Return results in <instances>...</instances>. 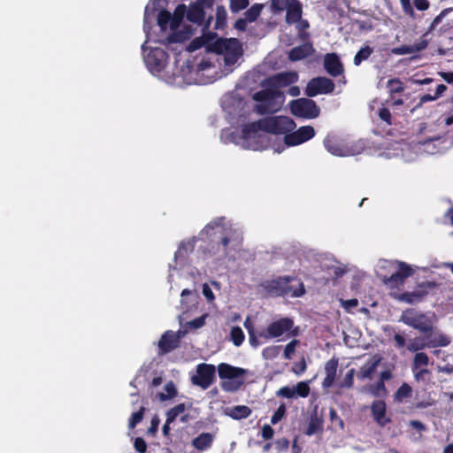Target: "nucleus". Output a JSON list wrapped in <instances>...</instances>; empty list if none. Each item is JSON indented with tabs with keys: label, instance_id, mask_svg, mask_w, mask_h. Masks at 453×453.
Instances as JSON below:
<instances>
[{
	"label": "nucleus",
	"instance_id": "38",
	"mask_svg": "<svg viewBox=\"0 0 453 453\" xmlns=\"http://www.w3.org/2000/svg\"><path fill=\"white\" fill-rule=\"evenodd\" d=\"M244 333L240 326H233L230 331V339L234 346L239 347L244 341Z\"/></svg>",
	"mask_w": 453,
	"mask_h": 453
},
{
	"label": "nucleus",
	"instance_id": "7",
	"mask_svg": "<svg viewBox=\"0 0 453 453\" xmlns=\"http://www.w3.org/2000/svg\"><path fill=\"white\" fill-rule=\"evenodd\" d=\"M294 327V320L285 317L270 323L267 327L258 334V336L265 340L278 338L290 332L292 336L298 334V327Z\"/></svg>",
	"mask_w": 453,
	"mask_h": 453
},
{
	"label": "nucleus",
	"instance_id": "57",
	"mask_svg": "<svg viewBox=\"0 0 453 453\" xmlns=\"http://www.w3.org/2000/svg\"><path fill=\"white\" fill-rule=\"evenodd\" d=\"M134 447L139 453H145L147 450V443L142 437H137L134 440Z\"/></svg>",
	"mask_w": 453,
	"mask_h": 453
},
{
	"label": "nucleus",
	"instance_id": "53",
	"mask_svg": "<svg viewBox=\"0 0 453 453\" xmlns=\"http://www.w3.org/2000/svg\"><path fill=\"white\" fill-rule=\"evenodd\" d=\"M276 395L288 399L293 398L296 396L295 388L282 387L276 392Z\"/></svg>",
	"mask_w": 453,
	"mask_h": 453
},
{
	"label": "nucleus",
	"instance_id": "41",
	"mask_svg": "<svg viewBox=\"0 0 453 453\" xmlns=\"http://www.w3.org/2000/svg\"><path fill=\"white\" fill-rule=\"evenodd\" d=\"M296 29L298 31V37L302 41H305L309 37V34L306 32V30L310 27V23L307 19H303V17L300 20H298L296 23Z\"/></svg>",
	"mask_w": 453,
	"mask_h": 453
},
{
	"label": "nucleus",
	"instance_id": "50",
	"mask_svg": "<svg viewBox=\"0 0 453 453\" xmlns=\"http://www.w3.org/2000/svg\"><path fill=\"white\" fill-rule=\"evenodd\" d=\"M286 405L285 403H280L277 410L274 411L271 418V423L273 425H276L279 423L286 415Z\"/></svg>",
	"mask_w": 453,
	"mask_h": 453
},
{
	"label": "nucleus",
	"instance_id": "17",
	"mask_svg": "<svg viewBox=\"0 0 453 453\" xmlns=\"http://www.w3.org/2000/svg\"><path fill=\"white\" fill-rule=\"evenodd\" d=\"M323 66L332 77H338L344 73V66L336 53H327L324 56Z\"/></svg>",
	"mask_w": 453,
	"mask_h": 453
},
{
	"label": "nucleus",
	"instance_id": "48",
	"mask_svg": "<svg viewBox=\"0 0 453 453\" xmlns=\"http://www.w3.org/2000/svg\"><path fill=\"white\" fill-rule=\"evenodd\" d=\"M145 408L141 407L136 412H134L129 418L128 426L129 428H134L143 418Z\"/></svg>",
	"mask_w": 453,
	"mask_h": 453
},
{
	"label": "nucleus",
	"instance_id": "35",
	"mask_svg": "<svg viewBox=\"0 0 453 453\" xmlns=\"http://www.w3.org/2000/svg\"><path fill=\"white\" fill-rule=\"evenodd\" d=\"M165 393H158L157 397L160 401L164 402L174 398L178 392L173 381H169L165 385Z\"/></svg>",
	"mask_w": 453,
	"mask_h": 453
},
{
	"label": "nucleus",
	"instance_id": "64",
	"mask_svg": "<svg viewBox=\"0 0 453 453\" xmlns=\"http://www.w3.org/2000/svg\"><path fill=\"white\" fill-rule=\"evenodd\" d=\"M203 294L208 301H212L215 298L211 288L207 284L203 285Z\"/></svg>",
	"mask_w": 453,
	"mask_h": 453
},
{
	"label": "nucleus",
	"instance_id": "3",
	"mask_svg": "<svg viewBox=\"0 0 453 453\" xmlns=\"http://www.w3.org/2000/svg\"><path fill=\"white\" fill-rule=\"evenodd\" d=\"M219 377L222 381L220 387L225 392H236L244 384V376L248 370L220 363L218 367Z\"/></svg>",
	"mask_w": 453,
	"mask_h": 453
},
{
	"label": "nucleus",
	"instance_id": "22",
	"mask_svg": "<svg viewBox=\"0 0 453 453\" xmlns=\"http://www.w3.org/2000/svg\"><path fill=\"white\" fill-rule=\"evenodd\" d=\"M323 143L326 150L332 155L338 157L348 155V149L334 135H326Z\"/></svg>",
	"mask_w": 453,
	"mask_h": 453
},
{
	"label": "nucleus",
	"instance_id": "21",
	"mask_svg": "<svg viewBox=\"0 0 453 453\" xmlns=\"http://www.w3.org/2000/svg\"><path fill=\"white\" fill-rule=\"evenodd\" d=\"M314 51L315 50L311 42H304L292 48L288 52V58L290 61L296 62L311 56Z\"/></svg>",
	"mask_w": 453,
	"mask_h": 453
},
{
	"label": "nucleus",
	"instance_id": "54",
	"mask_svg": "<svg viewBox=\"0 0 453 453\" xmlns=\"http://www.w3.org/2000/svg\"><path fill=\"white\" fill-rule=\"evenodd\" d=\"M244 326L246 327V329L248 330V333H249L250 343L254 347L257 346L258 342H257V336L254 333L253 326L249 322V319L245 320Z\"/></svg>",
	"mask_w": 453,
	"mask_h": 453
},
{
	"label": "nucleus",
	"instance_id": "1",
	"mask_svg": "<svg viewBox=\"0 0 453 453\" xmlns=\"http://www.w3.org/2000/svg\"><path fill=\"white\" fill-rule=\"evenodd\" d=\"M202 239H208L207 243L200 249L206 257H214L217 261L226 258L230 250H236L241 246L242 236L241 233L226 225L224 217H219L210 223L201 231Z\"/></svg>",
	"mask_w": 453,
	"mask_h": 453
},
{
	"label": "nucleus",
	"instance_id": "58",
	"mask_svg": "<svg viewBox=\"0 0 453 453\" xmlns=\"http://www.w3.org/2000/svg\"><path fill=\"white\" fill-rule=\"evenodd\" d=\"M330 420L333 424H338L341 429L344 427L343 420L338 416L336 411L334 408H331L329 411Z\"/></svg>",
	"mask_w": 453,
	"mask_h": 453
},
{
	"label": "nucleus",
	"instance_id": "44",
	"mask_svg": "<svg viewBox=\"0 0 453 453\" xmlns=\"http://www.w3.org/2000/svg\"><path fill=\"white\" fill-rule=\"evenodd\" d=\"M370 393L376 397L385 396L387 395L385 383L382 380H378L370 387Z\"/></svg>",
	"mask_w": 453,
	"mask_h": 453
},
{
	"label": "nucleus",
	"instance_id": "23",
	"mask_svg": "<svg viewBox=\"0 0 453 453\" xmlns=\"http://www.w3.org/2000/svg\"><path fill=\"white\" fill-rule=\"evenodd\" d=\"M382 361V357L380 355L372 356L361 368L357 373V378L361 380L365 379H372L373 373L376 372L378 366Z\"/></svg>",
	"mask_w": 453,
	"mask_h": 453
},
{
	"label": "nucleus",
	"instance_id": "59",
	"mask_svg": "<svg viewBox=\"0 0 453 453\" xmlns=\"http://www.w3.org/2000/svg\"><path fill=\"white\" fill-rule=\"evenodd\" d=\"M307 365L304 357H302L301 361L296 363L292 367V371L296 375H300L306 371Z\"/></svg>",
	"mask_w": 453,
	"mask_h": 453
},
{
	"label": "nucleus",
	"instance_id": "18",
	"mask_svg": "<svg viewBox=\"0 0 453 453\" xmlns=\"http://www.w3.org/2000/svg\"><path fill=\"white\" fill-rule=\"evenodd\" d=\"M371 414L373 420L381 427L391 423L390 417L387 416V404L383 400H374L371 404Z\"/></svg>",
	"mask_w": 453,
	"mask_h": 453
},
{
	"label": "nucleus",
	"instance_id": "24",
	"mask_svg": "<svg viewBox=\"0 0 453 453\" xmlns=\"http://www.w3.org/2000/svg\"><path fill=\"white\" fill-rule=\"evenodd\" d=\"M338 367V359L335 357H332L329 359L325 365V372L326 377L322 381V387L324 388H328L333 386Z\"/></svg>",
	"mask_w": 453,
	"mask_h": 453
},
{
	"label": "nucleus",
	"instance_id": "27",
	"mask_svg": "<svg viewBox=\"0 0 453 453\" xmlns=\"http://www.w3.org/2000/svg\"><path fill=\"white\" fill-rule=\"evenodd\" d=\"M213 441L212 434L202 433L192 440V446L199 451H204L211 447Z\"/></svg>",
	"mask_w": 453,
	"mask_h": 453
},
{
	"label": "nucleus",
	"instance_id": "56",
	"mask_svg": "<svg viewBox=\"0 0 453 453\" xmlns=\"http://www.w3.org/2000/svg\"><path fill=\"white\" fill-rule=\"evenodd\" d=\"M414 373V379L416 381H426V376H429L431 374V372L427 368H420L413 372Z\"/></svg>",
	"mask_w": 453,
	"mask_h": 453
},
{
	"label": "nucleus",
	"instance_id": "63",
	"mask_svg": "<svg viewBox=\"0 0 453 453\" xmlns=\"http://www.w3.org/2000/svg\"><path fill=\"white\" fill-rule=\"evenodd\" d=\"M394 341L395 342V347L398 349L403 348L406 344L405 338L400 334H395L394 335Z\"/></svg>",
	"mask_w": 453,
	"mask_h": 453
},
{
	"label": "nucleus",
	"instance_id": "8",
	"mask_svg": "<svg viewBox=\"0 0 453 453\" xmlns=\"http://www.w3.org/2000/svg\"><path fill=\"white\" fill-rule=\"evenodd\" d=\"M438 287L439 284L437 282L434 280H426L418 283L413 291H405L395 297L400 302L414 304L422 302L430 294V292Z\"/></svg>",
	"mask_w": 453,
	"mask_h": 453
},
{
	"label": "nucleus",
	"instance_id": "20",
	"mask_svg": "<svg viewBox=\"0 0 453 453\" xmlns=\"http://www.w3.org/2000/svg\"><path fill=\"white\" fill-rule=\"evenodd\" d=\"M427 33H425L418 42H415L412 45H401L399 47H395L391 50V52L394 55H405L411 54L415 52H419L426 50L428 46V40L426 39Z\"/></svg>",
	"mask_w": 453,
	"mask_h": 453
},
{
	"label": "nucleus",
	"instance_id": "60",
	"mask_svg": "<svg viewBox=\"0 0 453 453\" xmlns=\"http://www.w3.org/2000/svg\"><path fill=\"white\" fill-rule=\"evenodd\" d=\"M274 430L270 425H264L261 431V435L265 440H270L273 437Z\"/></svg>",
	"mask_w": 453,
	"mask_h": 453
},
{
	"label": "nucleus",
	"instance_id": "9",
	"mask_svg": "<svg viewBox=\"0 0 453 453\" xmlns=\"http://www.w3.org/2000/svg\"><path fill=\"white\" fill-rule=\"evenodd\" d=\"M263 131L273 134H288L296 128L295 121L286 116H273L262 119Z\"/></svg>",
	"mask_w": 453,
	"mask_h": 453
},
{
	"label": "nucleus",
	"instance_id": "29",
	"mask_svg": "<svg viewBox=\"0 0 453 453\" xmlns=\"http://www.w3.org/2000/svg\"><path fill=\"white\" fill-rule=\"evenodd\" d=\"M432 332L425 334L427 340V348L446 347L450 343V338L445 334H439L432 335Z\"/></svg>",
	"mask_w": 453,
	"mask_h": 453
},
{
	"label": "nucleus",
	"instance_id": "2",
	"mask_svg": "<svg viewBox=\"0 0 453 453\" xmlns=\"http://www.w3.org/2000/svg\"><path fill=\"white\" fill-rule=\"evenodd\" d=\"M262 286L268 294L274 296L299 297L305 293L303 283L295 276L278 277L265 281Z\"/></svg>",
	"mask_w": 453,
	"mask_h": 453
},
{
	"label": "nucleus",
	"instance_id": "32",
	"mask_svg": "<svg viewBox=\"0 0 453 453\" xmlns=\"http://www.w3.org/2000/svg\"><path fill=\"white\" fill-rule=\"evenodd\" d=\"M374 52L373 48L370 47L369 45L363 46L355 55L353 58V64L356 66H358L361 65L363 61L367 60L372 54Z\"/></svg>",
	"mask_w": 453,
	"mask_h": 453
},
{
	"label": "nucleus",
	"instance_id": "55",
	"mask_svg": "<svg viewBox=\"0 0 453 453\" xmlns=\"http://www.w3.org/2000/svg\"><path fill=\"white\" fill-rule=\"evenodd\" d=\"M402 5L403 12L405 15L414 18L415 12L411 4V0H399Z\"/></svg>",
	"mask_w": 453,
	"mask_h": 453
},
{
	"label": "nucleus",
	"instance_id": "46",
	"mask_svg": "<svg viewBox=\"0 0 453 453\" xmlns=\"http://www.w3.org/2000/svg\"><path fill=\"white\" fill-rule=\"evenodd\" d=\"M171 19L172 15L170 12L162 10L157 15V25L161 27L162 30H165Z\"/></svg>",
	"mask_w": 453,
	"mask_h": 453
},
{
	"label": "nucleus",
	"instance_id": "13",
	"mask_svg": "<svg viewBox=\"0 0 453 453\" xmlns=\"http://www.w3.org/2000/svg\"><path fill=\"white\" fill-rule=\"evenodd\" d=\"M216 367L211 364L202 363L196 366V374L191 378L194 385L207 389L215 380Z\"/></svg>",
	"mask_w": 453,
	"mask_h": 453
},
{
	"label": "nucleus",
	"instance_id": "37",
	"mask_svg": "<svg viewBox=\"0 0 453 453\" xmlns=\"http://www.w3.org/2000/svg\"><path fill=\"white\" fill-rule=\"evenodd\" d=\"M263 9V5L259 4H255L251 7H250L245 12L244 16L248 22H254L259 17Z\"/></svg>",
	"mask_w": 453,
	"mask_h": 453
},
{
	"label": "nucleus",
	"instance_id": "4",
	"mask_svg": "<svg viewBox=\"0 0 453 453\" xmlns=\"http://www.w3.org/2000/svg\"><path fill=\"white\" fill-rule=\"evenodd\" d=\"M282 97V93L277 89H263L252 96L253 100L258 103L256 111L261 115L277 111L280 105L276 104V99Z\"/></svg>",
	"mask_w": 453,
	"mask_h": 453
},
{
	"label": "nucleus",
	"instance_id": "15",
	"mask_svg": "<svg viewBox=\"0 0 453 453\" xmlns=\"http://www.w3.org/2000/svg\"><path fill=\"white\" fill-rule=\"evenodd\" d=\"M182 335L183 334L180 330L178 332H173L172 330L165 331L161 335L157 343L158 356L166 355L179 348Z\"/></svg>",
	"mask_w": 453,
	"mask_h": 453
},
{
	"label": "nucleus",
	"instance_id": "6",
	"mask_svg": "<svg viewBox=\"0 0 453 453\" xmlns=\"http://www.w3.org/2000/svg\"><path fill=\"white\" fill-rule=\"evenodd\" d=\"M274 12L286 11L285 21L288 25L296 24L303 17V4L299 0H271Z\"/></svg>",
	"mask_w": 453,
	"mask_h": 453
},
{
	"label": "nucleus",
	"instance_id": "31",
	"mask_svg": "<svg viewBox=\"0 0 453 453\" xmlns=\"http://www.w3.org/2000/svg\"><path fill=\"white\" fill-rule=\"evenodd\" d=\"M191 406V403H189L188 406L185 403H180L168 410L165 414L166 418H168V423L174 422L179 415L182 414L188 408H190Z\"/></svg>",
	"mask_w": 453,
	"mask_h": 453
},
{
	"label": "nucleus",
	"instance_id": "34",
	"mask_svg": "<svg viewBox=\"0 0 453 453\" xmlns=\"http://www.w3.org/2000/svg\"><path fill=\"white\" fill-rule=\"evenodd\" d=\"M322 418H318L317 414H314L311 417L305 434L307 435H312L319 431H322Z\"/></svg>",
	"mask_w": 453,
	"mask_h": 453
},
{
	"label": "nucleus",
	"instance_id": "26",
	"mask_svg": "<svg viewBox=\"0 0 453 453\" xmlns=\"http://www.w3.org/2000/svg\"><path fill=\"white\" fill-rule=\"evenodd\" d=\"M259 131H263L262 119L244 125L242 128V137L245 140L260 138Z\"/></svg>",
	"mask_w": 453,
	"mask_h": 453
},
{
	"label": "nucleus",
	"instance_id": "52",
	"mask_svg": "<svg viewBox=\"0 0 453 453\" xmlns=\"http://www.w3.org/2000/svg\"><path fill=\"white\" fill-rule=\"evenodd\" d=\"M378 116L380 120L384 121L387 125L390 126L393 124L392 122V115L390 111L387 107H382L378 111Z\"/></svg>",
	"mask_w": 453,
	"mask_h": 453
},
{
	"label": "nucleus",
	"instance_id": "30",
	"mask_svg": "<svg viewBox=\"0 0 453 453\" xmlns=\"http://www.w3.org/2000/svg\"><path fill=\"white\" fill-rule=\"evenodd\" d=\"M180 305L184 311H188L197 302V296L189 289H183L181 292Z\"/></svg>",
	"mask_w": 453,
	"mask_h": 453
},
{
	"label": "nucleus",
	"instance_id": "14",
	"mask_svg": "<svg viewBox=\"0 0 453 453\" xmlns=\"http://www.w3.org/2000/svg\"><path fill=\"white\" fill-rule=\"evenodd\" d=\"M397 271L389 277H384L383 282L390 288H395L403 285L405 280L414 274V269L407 263L396 261Z\"/></svg>",
	"mask_w": 453,
	"mask_h": 453
},
{
	"label": "nucleus",
	"instance_id": "28",
	"mask_svg": "<svg viewBox=\"0 0 453 453\" xmlns=\"http://www.w3.org/2000/svg\"><path fill=\"white\" fill-rule=\"evenodd\" d=\"M251 412V409L246 405H236L224 410V413L226 416L236 420L247 418L250 416Z\"/></svg>",
	"mask_w": 453,
	"mask_h": 453
},
{
	"label": "nucleus",
	"instance_id": "19",
	"mask_svg": "<svg viewBox=\"0 0 453 453\" xmlns=\"http://www.w3.org/2000/svg\"><path fill=\"white\" fill-rule=\"evenodd\" d=\"M298 81V73L295 71L282 72L269 79V84L276 88L290 86Z\"/></svg>",
	"mask_w": 453,
	"mask_h": 453
},
{
	"label": "nucleus",
	"instance_id": "16",
	"mask_svg": "<svg viewBox=\"0 0 453 453\" xmlns=\"http://www.w3.org/2000/svg\"><path fill=\"white\" fill-rule=\"evenodd\" d=\"M315 135V130L311 126H303L296 131H291L284 136V142L288 146L302 144Z\"/></svg>",
	"mask_w": 453,
	"mask_h": 453
},
{
	"label": "nucleus",
	"instance_id": "51",
	"mask_svg": "<svg viewBox=\"0 0 453 453\" xmlns=\"http://www.w3.org/2000/svg\"><path fill=\"white\" fill-rule=\"evenodd\" d=\"M354 375H355V369H350L347 372V373L345 374L342 383H341V388H350L353 387V384H354Z\"/></svg>",
	"mask_w": 453,
	"mask_h": 453
},
{
	"label": "nucleus",
	"instance_id": "5",
	"mask_svg": "<svg viewBox=\"0 0 453 453\" xmlns=\"http://www.w3.org/2000/svg\"><path fill=\"white\" fill-rule=\"evenodd\" d=\"M399 321L424 334L433 331V324L430 319L425 313L412 308L403 311Z\"/></svg>",
	"mask_w": 453,
	"mask_h": 453
},
{
	"label": "nucleus",
	"instance_id": "10",
	"mask_svg": "<svg viewBox=\"0 0 453 453\" xmlns=\"http://www.w3.org/2000/svg\"><path fill=\"white\" fill-rule=\"evenodd\" d=\"M291 113L298 118L315 119L320 113V108L316 102L310 98H299L290 103Z\"/></svg>",
	"mask_w": 453,
	"mask_h": 453
},
{
	"label": "nucleus",
	"instance_id": "47",
	"mask_svg": "<svg viewBox=\"0 0 453 453\" xmlns=\"http://www.w3.org/2000/svg\"><path fill=\"white\" fill-rule=\"evenodd\" d=\"M296 395L305 398L309 395L311 388L306 381H300L295 387Z\"/></svg>",
	"mask_w": 453,
	"mask_h": 453
},
{
	"label": "nucleus",
	"instance_id": "40",
	"mask_svg": "<svg viewBox=\"0 0 453 453\" xmlns=\"http://www.w3.org/2000/svg\"><path fill=\"white\" fill-rule=\"evenodd\" d=\"M281 351L280 345H272L265 348L262 351V357L265 360H273L276 358Z\"/></svg>",
	"mask_w": 453,
	"mask_h": 453
},
{
	"label": "nucleus",
	"instance_id": "39",
	"mask_svg": "<svg viewBox=\"0 0 453 453\" xmlns=\"http://www.w3.org/2000/svg\"><path fill=\"white\" fill-rule=\"evenodd\" d=\"M387 87L389 89L390 96H394L395 94H401L404 91V86L403 82L397 79H390L387 82Z\"/></svg>",
	"mask_w": 453,
	"mask_h": 453
},
{
	"label": "nucleus",
	"instance_id": "49",
	"mask_svg": "<svg viewBox=\"0 0 453 453\" xmlns=\"http://www.w3.org/2000/svg\"><path fill=\"white\" fill-rule=\"evenodd\" d=\"M249 0H230V10L234 13H237L249 6Z\"/></svg>",
	"mask_w": 453,
	"mask_h": 453
},
{
	"label": "nucleus",
	"instance_id": "25",
	"mask_svg": "<svg viewBox=\"0 0 453 453\" xmlns=\"http://www.w3.org/2000/svg\"><path fill=\"white\" fill-rule=\"evenodd\" d=\"M187 19L199 26L203 25L205 19V12L203 6L196 2L192 3L187 11Z\"/></svg>",
	"mask_w": 453,
	"mask_h": 453
},
{
	"label": "nucleus",
	"instance_id": "43",
	"mask_svg": "<svg viewBox=\"0 0 453 453\" xmlns=\"http://www.w3.org/2000/svg\"><path fill=\"white\" fill-rule=\"evenodd\" d=\"M427 348L426 342H424V339L421 337H416L407 345V349L411 352H419V350Z\"/></svg>",
	"mask_w": 453,
	"mask_h": 453
},
{
	"label": "nucleus",
	"instance_id": "33",
	"mask_svg": "<svg viewBox=\"0 0 453 453\" xmlns=\"http://www.w3.org/2000/svg\"><path fill=\"white\" fill-rule=\"evenodd\" d=\"M429 365V357L425 352H418L415 354L412 362V372L420 368H426Z\"/></svg>",
	"mask_w": 453,
	"mask_h": 453
},
{
	"label": "nucleus",
	"instance_id": "62",
	"mask_svg": "<svg viewBox=\"0 0 453 453\" xmlns=\"http://www.w3.org/2000/svg\"><path fill=\"white\" fill-rule=\"evenodd\" d=\"M205 318H206V315H203L199 318L193 319L190 322V326L196 329L202 327L205 323Z\"/></svg>",
	"mask_w": 453,
	"mask_h": 453
},
{
	"label": "nucleus",
	"instance_id": "61",
	"mask_svg": "<svg viewBox=\"0 0 453 453\" xmlns=\"http://www.w3.org/2000/svg\"><path fill=\"white\" fill-rule=\"evenodd\" d=\"M413 4L417 10L422 12L426 11L430 6L428 0H413Z\"/></svg>",
	"mask_w": 453,
	"mask_h": 453
},
{
	"label": "nucleus",
	"instance_id": "42",
	"mask_svg": "<svg viewBox=\"0 0 453 453\" xmlns=\"http://www.w3.org/2000/svg\"><path fill=\"white\" fill-rule=\"evenodd\" d=\"M227 18L226 10L223 5H218L216 9L215 27L218 29L225 26Z\"/></svg>",
	"mask_w": 453,
	"mask_h": 453
},
{
	"label": "nucleus",
	"instance_id": "45",
	"mask_svg": "<svg viewBox=\"0 0 453 453\" xmlns=\"http://www.w3.org/2000/svg\"><path fill=\"white\" fill-rule=\"evenodd\" d=\"M299 340L294 339L289 342L284 348L283 357L290 360L296 353V349L299 345Z\"/></svg>",
	"mask_w": 453,
	"mask_h": 453
},
{
	"label": "nucleus",
	"instance_id": "12",
	"mask_svg": "<svg viewBox=\"0 0 453 453\" xmlns=\"http://www.w3.org/2000/svg\"><path fill=\"white\" fill-rule=\"evenodd\" d=\"M168 58L169 55L165 50L161 48H152L148 54L144 56V62L150 73H159L165 68Z\"/></svg>",
	"mask_w": 453,
	"mask_h": 453
},
{
	"label": "nucleus",
	"instance_id": "11",
	"mask_svg": "<svg viewBox=\"0 0 453 453\" xmlns=\"http://www.w3.org/2000/svg\"><path fill=\"white\" fill-rule=\"evenodd\" d=\"M335 84L330 78L318 76L311 79L304 89L308 97H314L318 95H328L334 92Z\"/></svg>",
	"mask_w": 453,
	"mask_h": 453
},
{
	"label": "nucleus",
	"instance_id": "36",
	"mask_svg": "<svg viewBox=\"0 0 453 453\" xmlns=\"http://www.w3.org/2000/svg\"><path fill=\"white\" fill-rule=\"evenodd\" d=\"M411 393V387L407 383H403L394 395L395 401L401 403L404 398L410 397Z\"/></svg>",
	"mask_w": 453,
	"mask_h": 453
}]
</instances>
